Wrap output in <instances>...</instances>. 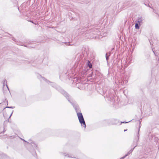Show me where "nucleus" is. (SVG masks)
<instances>
[{
	"label": "nucleus",
	"instance_id": "nucleus-1",
	"mask_svg": "<svg viewBox=\"0 0 159 159\" xmlns=\"http://www.w3.org/2000/svg\"><path fill=\"white\" fill-rule=\"evenodd\" d=\"M58 90L66 98L68 101L72 104L74 108L77 115L80 123L85 128L86 127V125L82 113L80 112V110L79 107L75 101H73L71 99L70 95L66 92L61 88H58Z\"/></svg>",
	"mask_w": 159,
	"mask_h": 159
},
{
	"label": "nucleus",
	"instance_id": "nucleus-2",
	"mask_svg": "<svg viewBox=\"0 0 159 159\" xmlns=\"http://www.w3.org/2000/svg\"><path fill=\"white\" fill-rule=\"evenodd\" d=\"M115 92L112 89H109L105 92V94L106 95V97L108 98V100H111L113 99L115 97L114 93Z\"/></svg>",
	"mask_w": 159,
	"mask_h": 159
},
{
	"label": "nucleus",
	"instance_id": "nucleus-3",
	"mask_svg": "<svg viewBox=\"0 0 159 159\" xmlns=\"http://www.w3.org/2000/svg\"><path fill=\"white\" fill-rule=\"evenodd\" d=\"M139 134L138 133L136 134V136L134 139L133 142L131 145V147L135 148L138 144V142L139 141Z\"/></svg>",
	"mask_w": 159,
	"mask_h": 159
},
{
	"label": "nucleus",
	"instance_id": "nucleus-4",
	"mask_svg": "<svg viewBox=\"0 0 159 159\" xmlns=\"http://www.w3.org/2000/svg\"><path fill=\"white\" fill-rule=\"evenodd\" d=\"M118 122V120L116 119H113L111 120V123L112 125H116Z\"/></svg>",
	"mask_w": 159,
	"mask_h": 159
},
{
	"label": "nucleus",
	"instance_id": "nucleus-5",
	"mask_svg": "<svg viewBox=\"0 0 159 159\" xmlns=\"http://www.w3.org/2000/svg\"><path fill=\"white\" fill-rule=\"evenodd\" d=\"M143 20V17H141L140 18H139L138 19V23L139 24V25H140L142 23V21Z\"/></svg>",
	"mask_w": 159,
	"mask_h": 159
},
{
	"label": "nucleus",
	"instance_id": "nucleus-6",
	"mask_svg": "<svg viewBox=\"0 0 159 159\" xmlns=\"http://www.w3.org/2000/svg\"><path fill=\"white\" fill-rule=\"evenodd\" d=\"M12 40L15 41L16 43V44H17L18 45H22V46H24L25 47H27L26 45H24L22 44V43H20V42H18V41L17 42H16V39L15 38H14V37L12 38Z\"/></svg>",
	"mask_w": 159,
	"mask_h": 159
},
{
	"label": "nucleus",
	"instance_id": "nucleus-7",
	"mask_svg": "<svg viewBox=\"0 0 159 159\" xmlns=\"http://www.w3.org/2000/svg\"><path fill=\"white\" fill-rule=\"evenodd\" d=\"M110 55V53H107L106 54V59L107 61H108V60L109 58V56Z\"/></svg>",
	"mask_w": 159,
	"mask_h": 159
},
{
	"label": "nucleus",
	"instance_id": "nucleus-8",
	"mask_svg": "<svg viewBox=\"0 0 159 159\" xmlns=\"http://www.w3.org/2000/svg\"><path fill=\"white\" fill-rule=\"evenodd\" d=\"M88 66L90 68H91L92 67V65L91 63L89 61H88Z\"/></svg>",
	"mask_w": 159,
	"mask_h": 159
},
{
	"label": "nucleus",
	"instance_id": "nucleus-9",
	"mask_svg": "<svg viewBox=\"0 0 159 159\" xmlns=\"http://www.w3.org/2000/svg\"><path fill=\"white\" fill-rule=\"evenodd\" d=\"M134 149V148H132L128 152V153L126 154L127 155V156L128 155L130 154L133 151Z\"/></svg>",
	"mask_w": 159,
	"mask_h": 159
},
{
	"label": "nucleus",
	"instance_id": "nucleus-10",
	"mask_svg": "<svg viewBox=\"0 0 159 159\" xmlns=\"http://www.w3.org/2000/svg\"><path fill=\"white\" fill-rule=\"evenodd\" d=\"M139 25L138 23H136L135 24V28L136 29H139Z\"/></svg>",
	"mask_w": 159,
	"mask_h": 159
},
{
	"label": "nucleus",
	"instance_id": "nucleus-11",
	"mask_svg": "<svg viewBox=\"0 0 159 159\" xmlns=\"http://www.w3.org/2000/svg\"><path fill=\"white\" fill-rule=\"evenodd\" d=\"M63 43H64L66 45H72V44H70V43L69 42H64Z\"/></svg>",
	"mask_w": 159,
	"mask_h": 159
},
{
	"label": "nucleus",
	"instance_id": "nucleus-12",
	"mask_svg": "<svg viewBox=\"0 0 159 159\" xmlns=\"http://www.w3.org/2000/svg\"><path fill=\"white\" fill-rule=\"evenodd\" d=\"M82 32H84V31H87L88 30L86 27H85V28H84L83 29L81 30Z\"/></svg>",
	"mask_w": 159,
	"mask_h": 159
},
{
	"label": "nucleus",
	"instance_id": "nucleus-13",
	"mask_svg": "<svg viewBox=\"0 0 159 159\" xmlns=\"http://www.w3.org/2000/svg\"><path fill=\"white\" fill-rule=\"evenodd\" d=\"M141 127V121H139V129H138V133H138L139 134V131H140V129Z\"/></svg>",
	"mask_w": 159,
	"mask_h": 159
},
{
	"label": "nucleus",
	"instance_id": "nucleus-14",
	"mask_svg": "<svg viewBox=\"0 0 159 159\" xmlns=\"http://www.w3.org/2000/svg\"><path fill=\"white\" fill-rule=\"evenodd\" d=\"M32 154L34 157L37 156V154H36V152L35 151H33V152H32Z\"/></svg>",
	"mask_w": 159,
	"mask_h": 159
},
{
	"label": "nucleus",
	"instance_id": "nucleus-15",
	"mask_svg": "<svg viewBox=\"0 0 159 159\" xmlns=\"http://www.w3.org/2000/svg\"><path fill=\"white\" fill-rule=\"evenodd\" d=\"M14 107H7L5 108H14Z\"/></svg>",
	"mask_w": 159,
	"mask_h": 159
},
{
	"label": "nucleus",
	"instance_id": "nucleus-16",
	"mask_svg": "<svg viewBox=\"0 0 159 159\" xmlns=\"http://www.w3.org/2000/svg\"><path fill=\"white\" fill-rule=\"evenodd\" d=\"M126 156H127V155H125L124 156L122 157H121L120 159H124Z\"/></svg>",
	"mask_w": 159,
	"mask_h": 159
},
{
	"label": "nucleus",
	"instance_id": "nucleus-17",
	"mask_svg": "<svg viewBox=\"0 0 159 159\" xmlns=\"http://www.w3.org/2000/svg\"><path fill=\"white\" fill-rule=\"evenodd\" d=\"M6 131V130H5V128H4L3 131L1 132V133H0V134L1 133L4 134Z\"/></svg>",
	"mask_w": 159,
	"mask_h": 159
},
{
	"label": "nucleus",
	"instance_id": "nucleus-18",
	"mask_svg": "<svg viewBox=\"0 0 159 159\" xmlns=\"http://www.w3.org/2000/svg\"><path fill=\"white\" fill-rule=\"evenodd\" d=\"M65 156H67V157H70V156H69V155H68V154H67L66 155V153H64L63 154Z\"/></svg>",
	"mask_w": 159,
	"mask_h": 159
},
{
	"label": "nucleus",
	"instance_id": "nucleus-19",
	"mask_svg": "<svg viewBox=\"0 0 159 159\" xmlns=\"http://www.w3.org/2000/svg\"><path fill=\"white\" fill-rule=\"evenodd\" d=\"M129 122V121H128V122H125V121L121 122V124L122 123H128Z\"/></svg>",
	"mask_w": 159,
	"mask_h": 159
},
{
	"label": "nucleus",
	"instance_id": "nucleus-20",
	"mask_svg": "<svg viewBox=\"0 0 159 159\" xmlns=\"http://www.w3.org/2000/svg\"><path fill=\"white\" fill-rule=\"evenodd\" d=\"M5 82H7V81H6V80L5 79V80H4V82H3V86H4V85H5L4 84H5Z\"/></svg>",
	"mask_w": 159,
	"mask_h": 159
},
{
	"label": "nucleus",
	"instance_id": "nucleus-21",
	"mask_svg": "<svg viewBox=\"0 0 159 159\" xmlns=\"http://www.w3.org/2000/svg\"><path fill=\"white\" fill-rule=\"evenodd\" d=\"M43 79V80L45 81H47V80L45 78L43 77H41Z\"/></svg>",
	"mask_w": 159,
	"mask_h": 159
},
{
	"label": "nucleus",
	"instance_id": "nucleus-22",
	"mask_svg": "<svg viewBox=\"0 0 159 159\" xmlns=\"http://www.w3.org/2000/svg\"><path fill=\"white\" fill-rule=\"evenodd\" d=\"M96 72L97 73V74L98 73L99 74H100V73L98 71H97V70H96Z\"/></svg>",
	"mask_w": 159,
	"mask_h": 159
},
{
	"label": "nucleus",
	"instance_id": "nucleus-23",
	"mask_svg": "<svg viewBox=\"0 0 159 159\" xmlns=\"http://www.w3.org/2000/svg\"><path fill=\"white\" fill-rule=\"evenodd\" d=\"M127 130V129H125L124 130V131L125 132V131H126Z\"/></svg>",
	"mask_w": 159,
	"mask_h": 159
},
{
	"label": "nucleus",
	"instance_id": "nucleus-24",
	"mask_svg": "<svg viewBox=\"0 0 159 159\" xmlns=\"http://www.w3.org/2000/svg\"><path fill=\"white\" fill-rule=\"evenodd\" d=\"M29 141L30 142H31V143H32V142H31V140H29Z\"/></svg>",
	"mask_w": 159,
	"mask_h": 159
},
{
	"label": "nucleus",
	"instance_id": "nucleus-25",
	"mask_svg": "<svg viewBox=\"0 0 159 159\" xmlns=\"http://www.w3.org/2000/svg\"><path fill=\"white\" fill-rule=\"evenodd\" d=\"M12 113H13V112H12V113H11V115L10 116L9 118H10V117H11V115H12Z\"/></svg>",
	"mask_w": 159,
	"mask_h": 159
},
{
	"label": "nucleus",
	"instance_id": "nucleus-26",
	"mask_svg": "<svg viewBox=\"0 0 159 159\" xmlns=\"http://www.w3.org/2000/svg\"><path fill=\"white\" fill-rule=\"evenodd\" d=\"M6 86H7V88H8V89H9V88H8V87L7 86V84H6Z\"/></svg>",
	"mask_w": 159,
	"mask_h": 159
},
{
	"label": "nucleus",
	"instance_id": "nucleus-27",
	"mask_svg": "<svg viewBox=\"0 0 159 159\" xmlns=\"http://www.w3.org/2000/svg\"><path fill=\"white\" fill-rule=\"evenodd\" d=\"M148 6L149 7H150L151 8V7H150V6L149 4H148Z\"/></svg>",
	"mask_w": 159,
	"mask_h": 159
},
{
	"label": "nucleus",
	"instance_id": "nucleus-28",
	"mask_svg": "<svg viewBox=\"0 0 159 159\" xmlns=\"http://www.w3.org/2000/svg\"><path fill=\"white\" fill-rule=\"evenodd\" d=\"M150 41V44L151 45V44H151L152 42H151V41H150H150Z\"/></svg>",
	"mask_w": 159,
	"mask_h": 159
},
{
	"label": "nucleus",
	"instance_id": "nucleus-29",
	"mask_svg": "<svg viewBox=\"0 0 159 159\" xmlns=\"http://www.w3.org/2000/svg\"><path fill=\"white\" fill-rule=\"evenodd\" d=\"M30 21L32 23H33V21Z\"/></svg>",
	"mask_w": 159,
	"mask_h": 159
},
{
	"label": "nucleus",
	"instance_id": "nucleus-30",
	"mask_svg": "<svg viewBox=\"0 0 159 159\" xmlns=\"http://www.w3.org/2000/svg\"><path fill=\"white\" fill-rule=\"evenodd\" d=\"M153 10H154V12H155V11L154 10V9H153Z\"/></svg>",
	"mask_w": 159,
	"mask_h": 159
},
{
	"label": "nucleus",
	"instance_id": "nucleus-31",
	"mask_svg": "<svg viewBox=\"0 0 159 159\" xmlns=\"http://www.w3.org/2000/svg\"><path fill=\"white\" fill-rule=\"evenodd\" d=\"M23 141H25V142H26V141H25V140L23 139Z\"/></svg>",
	"mask_w": 159,
	"mask_h": 159
},
{
	"label": "nucleus",
	"instance_id": "nucleus-32",
	"mask_svg": "<svg viewBox=\"0 0 159 159\" xmlns=\"http://www.w3.org/2000/svg\"><path fill=\"white\" fill-rule=\"evenodd\" d=\"M145 4V5H146V6H147L148 5L147 4Z\"/></svg>",
	"mask_w": 159,
	"mask_h": 159
},
{
	"label": "nucleus",
	"instance_id": "nucleus-33",
	"mask_svg": "<svg viewBox=\"0 0 159 159\" xmlns=\"http://www.w3.org/2000/svg\"><path fill=\"white\" fill-rule=\"evenodd\" d=\"M153 52H154V54H155V53L154 52V51H153Z\"/></svg>",
	"mask_w": 159,
	"mask_h": 159
},
{
	"label": "nucleus",
	"instance_id": "nucleus-34",
	"mask_svg": "<svg viewBox=\"0 0 159 159\" xmlns=\"http://www.w3.org/2000/svg\"><path fill=\"white\" fill-rule=\"evenodd\" d=\"M0 104H1V103H0Z\"/></svg>",
	"mask_w": 159,
	"mask_h": 159
}]
</instances>
